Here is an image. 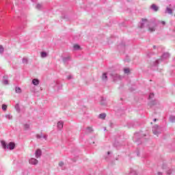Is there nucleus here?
<instances>
[{"label":"nucleus","mask_w":175,"mask_h":175,"mask_svg":"<svg viewBox=\"0 0 175 175\" xmlns=\"http://www.w3.org/2000/svg\"><path fill=\"white\" fill-rule=\"evenodd\" d=\"M1 144L3 148H8L9 150H14V148L16 147V144H14V142H10L6 146V142L3 141L1 142Z\"/></svg>","instance_id":"f257e3e1"},{"label":"nucleus","mask_w":175,"mask_h":175,"mask_svg":"<svg viewBox=\"0 0 175 175\" xmlns=\"http://www.w3.org/2000/svg\"><path fill=\"white\" fill-rule=\"evenodd\" d=\"M35 155L36 158H40L42 156V150L40 149H38L35 152Z\"/></svg>","instance_id":"f03ea898"},{"label":"nucleus","mask_w":175,"mask_h":175,"mask_svg":"<svg viewBox=\"0 0 175 175\" xmlns=\"http://www.w3.org/2000/svg\"><path fill=\"white\" fill-rule=\"evenodd\" d=\"M38 161L36 159H31L29 160V163H31V165H38Z\"/></svg>","instance_id":"7ed1b4c3"},{"label":"nucleus","mask_w":175,"mask_h":175,"mask_svg":"<svg viewBox=\"0 0 175 175\" xmlns=\"http://www.w3.org/2000/svg\"><path fill=\"white\" fill-rule=\"evenodd\" d=\"M166 13H169V14H173V10L172 8L167 7L166 9Z\"/></svg>","instance_id":"20e7f679"},{"label":"nucleus","mask_w":175,"mask_h":175,"mask_svg":"<svg viewBox=\"0 0 175 175\" xmlns=\"http://www.w3.org/2000/svg\"><path fill=\"white\" fill-rule=\"evenodd\" d=\"M57 126H58L59 129H62V128H64V122H59L57 123Z\"/></svg>","instance_id":"39448f33"},{"label":"nucleus","mask_w":175,"mask_h":175,"mask_svg":"<svg viewBox=\"0 0 175 175\" xmlns=\"http://www.w3.org/2000/svg\"><path fill=\"white\" fill-rule=\"evenodd\" d=\"M32 83L33 84V85H39V80L36 79H33Z\"/></svg>","instance_id":"423d86ee"},{"label":"nucleus","mask_w":175,"mask_h":175,"mask_svg":"<svg viewBox=\"0 0 175 175\" xmlns=\"http://www.w3.org/2000/svg\"><path fill=\"white\" fill-rule=\"evenodd\" d=\"M151 8L154 10V12H158V6L155 5V4H152Z\"/></svg>","instance_id":"0eeeda50"},{"label":"nucleus","mask_w":175,"mask_h":175,"mask_svg":"<svg viewBox=\"0 0 175 175\" xmlns=\"http://www.w3.org/2000/svg\"><path fill=\"white\" fill-rule=\"evenodd\" d=\"M99 118H100L101 120H105V118H106V115L105 113H100L99 115Z\"/></svg>","instance_id":"6e6552de"},{"label":"nucleus","mask_w":175,"mask_h":175,"mask_svg":"<svg viewBox=\"0 0 175 175\" xmlns=\"http://www.w3.org/2000/svg\"><path fill=\"white\" fill-rule=\"evenodd\" d=\"M73 47H74L75 50H80V45H79L77 44H74Z\"/></svg>","instance_id":"1a4fd4ad"},{"label":"nucleus","mask_w":175,"mask_h":175,"mask_svg":"<svg viewBox=\"0 0 175 175\" xmlns=\"http://www.w3.org/2000/svg\"><path fill=\"white\" fill-rule=\"evenodd\" d=\"M16 94H21V88H16V90H15Z\"/></svg>","instance_id":"9d476101"},{"label":"nucleus","mask_w":175,"mask_h":175,"mask_svg":"<svg viewBox=\"0 0 175 175\" xmlns=\"http://www.w3.org/2000/svg\"><path fill=\"white\" fill-rule=\"evenodd\" d=\"M41 57L42 58H44V57H47V53H46L45 52H42L41 53Z\"/></svg>","instance_id":"9b49d317"},{"label":"nucleus","mask_w":175,"mask_h":175,"mask_svg":"<svg viewBox=\"0 0 175 175\" xmlns=\"http://www.w3.org/2000/svg\"><path fill=\"white\" fill-rule=\"evenodd\" d=\"M102 79L103 80H106L107 79V75L106 73L103 74Z\"/></svg>","instance_id":"f8f14e48"},{"label":"nucleus","mask_w":175,"mask_h":175,"mask_svg":"<svg viewBox=\"0 0 175 175\" xmlns=\"http://www.w3.org/2000/svg\"><path fill=\"white\" fill-rule=\"evenodd\" d=\"M3 84H4V85H8V84H9V81L8 79H5L3 81Z\"/></svg>","instance_id":"ddd939ff"},{"label":"nucleus","mask_w":175,"mask_h":175,"mask_svg":"<svg viewBox=\"0 0 175 175\" xmlns=\"http://www.w3.org/2000/svg\"><path fill=\"white\" fill-rule=\"evenodd\" d=\"M148 31L149 32H154L155 31V27H150Z\"/></svg>","instance_id":"4468645a"},{"label":"nucleus","mask_w":175,"mask_h":175,"mask_svg":"<svg viewBox=\"0 0 175 175\" xmlns=\"http://www.w3.org/2000/svg\"><path fill=\"white\" fill-rule=\"evenodd\" d=\"M5 49H3V46L2 45H0V53H3Z\"/></svg>","instance_id":"2eb2a0df"},{"label":"nucleus","mask_w":175,"mask_h":175,"mask_svg":"<svg viewBox=\"0 0 175 175\" xmlns=\"http://www.w3.org/2000/svg\"><path fill=\"white\" fill-rule=\"evenodd\" d=\"M2 109H3V110H6V109H8V105H3Z\"/></svg>","instance_id":"dca6fc26"},{"label":"nucleus","mask_w":175,"mask_h":175,"mask_svg":"<svg viewBox=\"0 0 175 175\" xmlns=\"http://www.w3.org/2000/svg\"><path fill=\"white\" fill-rule=\"evenodd\" d=\"M124 73H126V74H128V73H129V68H124Z\"/></svg>","instance_id":"f3484780"},{"label":"nucleus","mask_w":175,"mask_h":175,"mask_svg":"<svg viewBox=\"0 0 175 175\" xmlns=\"http://www.w3.org/2000/svg\"><path fill=\"white\" fill-rule=\"evenodd\" d=\"M88 132H92V127H88Z\"/></svg>","instance_id":"a211bd4d"},{"label":"nucleus","mask_w":175,"mask_h":175,"mask_svg":"<svg viewBox=\"0 0 175 175\" xmlns=\"http://www.w3.org/2000/svg\"><path fill=\"white\" fill-rule=\"evenodd\" d=\"M59 165L60 166H64V162H62V161L59 162Z\"/></svg>","instance_id":"6ab92c4d"},{"label":"nucleus","mask_w":175,"mask_h":175,"mask_svg":"<svg viewBox=\"0 0 175 175\" xmlns=\"http://www.w3.org/2000/svg\"><path fill=\"white\" fill-rule=\"evenodd\" d=\"M25 129H27L29 128V125L25 124Z\"/></svg>","instance_id":"aec40b11"},{"label":"nucleus","mask_w":175,"mask_h":175,"mask_svg":"<svg viewBox=\"0 0 175 175\" xmlns=\"http://www.w3.org/2000/svg\"><path fill=\"white\" fill-rule=\"evenodd\" d=\"M41 6H42V5H40V4H38V5H37L38 9H40V8Z\"/></svg>","instance_id":"412c9836"},{"label":"nucleus","mask_w":175,"mask_h":175,"mask_svg":"<svg viewBox=\"0 0 175 175\" xmlns=\"http://www.w3.org/2000/svg\"><path fill=\"white\" fill-rule=\"evenodd\" d=\"M143 23L147 22V19H142Z\"/></svg>","instance_id":"4be33fe9"},{"label":"nucleus","mask_w":175,"mask_h":175,"mask_svg":"<svg viewBox=\"0 0 175 175\" xmlns=\"http://www.w3.org/2000/svg\"><path fill=\"white\" fill-rule=\"evenodd\" d=\"M161 24H163V25H165V21H162Z\"/></svg>","instance_id":"5701e85b"},{"label":"nucleus","mask_w":175,"mask_h":175,"mask_svg":"<svg viewBox=\"0 0 175 175\" xmlns=\"http://www.w3.org/2000/svg\"><path fill=\"white\" fill-rule=\"evenodd\" d=\"M107 155H110V152H107Z\"/></svg>","instance_id":"b1692460"},{"label":"nucleus","mask_w":175,"mask_h":175,"mask_svg":"<svg viewBox=\"0 0 175 175\" xmlns=\"http://www.w3.org/2000/svg\"><path fill=\"white\" fill-rule=\"evenodd\" d=\"M171 118H174V120H175V118H174V117H171Z\"/></svg>","instance_id":"393cba45"},{"label":"nucleus","mask_w":175,"mask_h":175,"mask_svg":"<svg viewBox=\"0 0 175 175\" xmlns=\"http://www.w3.org/2000/svg\"><path fill=\"white\" fill-rule=\"evenodd\" d=\"M154 121H157V119H154Z\"/></svg>","instance_id":"a878e982"},{"label":"nucleus","mask_w":175,"mask_h":175,"mask_svg":"<svg viewBox=\"0 0 175 175\" xmlns=\"http://www.w3.org/2000/svg\"><path fill=\"white\" fill-rule=\"evenodd\" d=\"M168 174H170V172H168Z\"/></svg>","instance_id":"bb28decb"}]
</instances>
